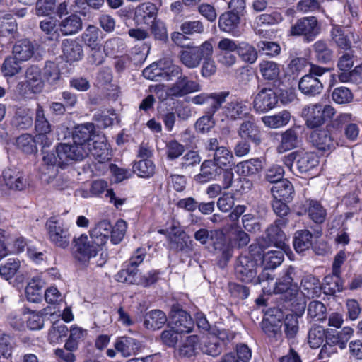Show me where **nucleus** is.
Segmentation results:
<instances>
[{
  "instance_id": "c756f323",
  "label": "nucleus",
  "mask_w": 362,
  "mask_h": 362,
  "mask_svg": "<svg viewBox=\"0 0 362 362\" xmlns=\"http://www.w3.org/2000/svg\"><path fill=\"white\" fill-rule=\"evenodd\" d=\"M222 334V333H220L219 337L212 336L204 338L201 341H199L200 351L203 354L214 357L218 356L222 351V348L219 342V339H224L223 337L221 336Z\"/></svg>"
},
{
  "instance_id": "5fc2aeb1",
  "label": "nucleus",
  "mask_w": 362,
  "mask_h": 362,
  "mask_svg": "<svg viewBox=\"0 0 362 362\" xmlns=\"http://www.w3.org/2000/svg\"><path fill=\"white\" fill-rule=\"evenodd\" d=\"M57 20L53 17H48L40 23L41 30L48 35L49 40H59V32L57 28Z\"/></svg>"
},
{
  "instance_id": "20e7f679",
  "label": "nucleus",
  "mask_w": 362,
  "mask_h": 362,
  "mask_svg": "<svg viewBox=\"0 0 362 362\" xmlns=\"http://www.w3.org/2000/svg\"><path fill=\"white\" fill-rule=\"evenodd\" d=\"M288 223V218H278L266 230L265 237L258 240L260 248L274 245L278 249H285L286 237L281 228Z\"/></svg>"
},
{
  "instance_id": "f8f14e48",
  "label": "nucleus",
  "mask_w": 362,
  "mask_h": 362,
  "mask_svg": "<svg viewBox=\"0 0 362 362\" xmlns=\"http://www.w3.org/2000/svg\"><path fill=\"white\" fill-rule=\"evenodd\" d=\"M278 103L277 94L270 88H263L255 95L253 107L258 112H266L275 107Z\"/></svg>"
},
{
  "instance_id": "4c0bfd02",
  "label": "nucleus",
  "mask_w": 362,
  "mask_h": 362,
  "mask_svg": "<svg viewBox=\"0 0 362 362\" xmlns=\"http://www.w3.org/2000/svg\"><path fill=\"white\" fill-rule=\"evenodd\" d=\"M298 142L297 132L293 129H288L281 134V140L277 146V151L283 153L296 148Z\"/></svg>"
},
{
  "instance_id": "7ed1b4c3",
  "label": "nucleus",
  "mask_w": 362,
  "mask_h": 362,
  "mask_svg": "<svg viewBox=\"0 0 362 362\" xmlns=\"http://www.w3.org/2000/svg\"><path fill=\"white\" fill-rule=\"evenodd\" d=\"M329 71V69L310 64L308 74L303 76L299 81V90L308 96L313 97L320 94L323 89V85L319 77Z\"/></svg>"
},
{
  "instance_id": "09e8293b",
  "label": "nucleus",
  "mask_w": 362,
  "mask_h": 362,
  "mask_svg": "<svg viewBox=\"0 0 362 362\" xmlns=\"http://www.w3.org/2000/svg\"><path fill=\"white\" fill-rule=\"evenodd\" d=\"M43 156L42 161V167L41 171L42 173L46 174V170L54 169L57 165H59L61 168H63L64 165L68 164L71 160H66V162H63L58 154L57 156L54 153L46 152L44 149L42 150ZM56 153H57L56 152Z\"/></svg>"
},
{
  "instance_id": "9d476101",
  "label": "nucleus",
  "mask_w": 362,
  "mask_h": 362,
  "mask_svg": "<svg viewBox=\"0 0 362 362\" xmlns=\"http://www.w3.org/2000/svg\"><path fill=\"white\" fill-rule=\"evenodd\" d=\"M168 326H172L180 333H189L194 327V322L191 316L183 310L178 305L172 306Z\"/></svg>"
},
{
  "instance_id": "c85d7f7f",
  "label": "nucleus",
  "mask_w": 362,
  "mask_h": 362,
  "mask_svg": "<svg viewBox=\"0 0 362 362\" xmlns=\"http://www.w3.org/2000/svg\"><path fill=\"white\" fill-rule=\"evenodd\" d=\"M294 274V268L289 267L281 279L278 282H276L272 288H269L267 292H274L276 293H284L287 291L291 287L293 291H297L298 286L296 284H293V274Z\"/></svg>"
},
{
  "instance_id": "3c124183",
  "label": "nucleus",
  "mask_w": 362,
  "mask_h": 362,
  "mask_svg": "<svg viewBox=\"0 0 362 362\" xmlns=\"http://www.w3.org/2000/svg\"><path fill=\"white\" fill-rule=\"evenodd\" d=\"M326 337L325 330L321 326L312 327L308 335V343L312 349L319 348Z\"/></svg>"
},
{
  "instance_id": "4468645a",
  "label": "nucleus",
  "mask_w": 362,
  "mask_h": 362,
  "mask_svg": "<svg viewBox=\"0 0 362 362\" xmlns=\"http://www.w3.org/2000/svg\"><path fill=\"white\" fill-rule=\"evenodd\" d=\"M222 114L228 119L235 121L245 117L247 115V105L240 99H233L221 105Z\"/></svg>"
},
{
  "instance_id": "13d9d810",
  "label": "nucleus",
  "mask_w": 362,
  "mask_h": 362,
  "mask_svg": "<svg viewBox=\"0 0 362 362\" xmlns=\"http://www.w3.org/2000/svg\"><path fill=\"white\" fill-rule=\"evenodd\" d=\"M327 308L320 301H311L308 305V316L317 321L325 319Z\"/></svg>"
},
{
  "instance_id": "8fccbe9b",
  "label": "nucleus",
  "mask_w": 362,
  "mask_h": 362,
  "mask_svg": "<svg viewBox=\"0 0 362 362\" xmlns=\"http://www.w3.org/2000/svg\"><path fill=\"white\" fill-rule=\"evenodd\" d=\"M133 170L139 177H150L155 173V165L149 159H141L134 164Z\"/></svg>"
},
{
  "instance_id": "2eb2a0df",
  "label": "nucleus",
  "mask_w": 362,
  "mask_h": 362,
  "mask_svg": "<svg viewBox=\"0 0 362 362\" xmlns=\"http://www.w3.org/2000/svg\"><path fill=\"white\" fill-rule=\"evenodd\" d=\"M237 132L241 139L250 141L257 146L262 142L259 127L252 118L243 121L240 124Z\"/></svg>"
},
{
  "instance_id": "a878e982",
  "label": "nucleus",
  "mask_w": 362,
  "mask_h": 362,
  "mask_svg": "<svg viewBox=\"0 0 362 362\" xmlns=\"http://www.w3.org/2000/svg\"><path fill=\"white\" fill-rule=\"evenodd\" d=\"M3 179L5 185L11 189L22 190L28 185L26 179L19 172L11 169L3 172Z\"/></svg>"
},
{
  "instance_id": "f03ea898",
  "label": "nucleus",
  "mask_w": 362,
  "mask_h": 362,
  "mask_svg": "<svg viewBox=\"0 0 362 362\" xmlns=\"http://www.w3.org/2000/svg\"><path fill=\"white\" fill-rule=\"evenodd\" d=\"M194 239L202 245H206L210 239L214 250L221 258L227 262L230 258V247L227 244V239L223 233L219 230H209L200 228L194 234Z\"/></svg>"
},
{
  "instance_id": "864d4df0",
  "label": "nucleus",
  "mask_w": 362,
  "mask_h": 362,
  "mask_svg": "<svg viewBox=\"0 0 362 362\" xmlns=\"http://www.w3.org/2000/svg\"><path fill=\"white\" fill-rule=\"evenodd\" d=\"M201 162V156L196 151H188L182 158L180 167L182 170L188 173L192 171L194 166H197Z\"/></svg>"
},
{
  "instance_id": "603ef678",
  "label": "nucleus",
  "mask_w": 362,
  "mask_h": 362,
  "mask_svg": "<svg viewBox=\"0 0 362 362\" xmlns=\"http://www.w3.org/2000/svg\"><path fill=\"white\" fill-rule=\"evenodd\" d=\"M308 213L310 218L316 223L324 222L327 215L324 207L315 200L308 201Z\"/></svg>"
},
{
  "instance_id": "c03bdc74",
  "label": "nucleus",
  "mask_w": 362,
  "mask_h": 362,
  "mask_svg": "<svg viewBox=\"0 0 362 362\" xmlns=\"http://www.w3.org/2000/svg\"><path fill=\"white\" fill-rule=\"evenodd\" d=\"M259 72L264 80L274 81L280 74L279 65L273 62L263 60L259 64Z\"/></svg>"
},
{
  "instance_id": "39448f33",
  "label": "nucleus",
  "mask_w": 362,
  "mask_h": 362,
  "mask_svg": "<svg viewBox=\"0 0 362 362\" xmlns=\"http://www.w3.org/2000/svg\"><path fill=\"white\" fill-rule=\"evenodd\" d=\"M213 46L209 41H205L200 46L189 47L180 52L179 58L182 64L189 69L198 67L204 58L211 57Z\"/></svg>"
},
{
  "instance_id": "bb28decb",
  "label": "nucleus",
  "mask_w": 362,
  "mask_h": 362,
  "mask_svg": "<svg viewBox=\"0 0 362 362\" xmlns=\"http://www.w3.org/2000/svg\"><path fill=\"white\" fill-rule=\"evenodd\" d=\"M240 17L235 12H225L222 13L218 18V28L221 30L226 33H231L233 35H237L234 33L240 24Z\"/></svg>"
},
{
  "instance_id": "a211bd4d",
  "label": "nucleus",
  "mask_w": 362,
  "mask_h": 362,
  "mask_svg": "<svg viewBox=\"0 0 362 362\" xmlns=\"http://www.w3.org/2000/svg\"><path fill=\"white\" fill-rule=\"evenodd\" d=\"M322 111V105L320 103L310 105L303 109L302 113L308 128H317L325 123Z\"/></svg>"
},
{
  "instance_id": "393cba45",
  "label": "nucleus",
  "mask_w": 362,
  "mask_h": 362,
  "mask_svg": "<svg viewBox=\"0 0 362 362\" xmlns=\"http://www.w3.org/2000/svg\"><path fill=\"white\" fill-rule=\"evenodd\" d=\"M28 86L33 93H40L44 86V80L40 69L35 65L30 66L25 71Z\"/></svg>"
},
{
  "instance_id": "ea45409f",
  "label": "nucleus",
  "mask_w": 362,
  "mask_h": 362,
  "mask_svg": "<svg viewBox=\"0 0 362 362\" xmlns=\"http://www.w3.org/2000/svg\"><path fill=\"white\" fill-rule=\"evenodd\" d=\"M285 249L269 250L262 255V264L267 269H274L279 266L284 259Z\"/></svg>"
},
{
  "instance_id": "aec40b11",
  "label": "nucleus",
  "mask_w": 362,
  "mask_h": 362,
  "mask_svg": "<svg viewBox=\"0 0 362 362\" xmlns=\"http://www.w3.org/2000/svg\"><path fill=\"white\" fill-rule=\"evenodd\" d=\"M221 174V170L211 160H205L200 166V173L195 175L194 180L198 184H204Z\"/></svg>"
},
{
  "instance_id": "473e14b6",
  "label": "nucleus",
  "mask_w": 362,
  "mask_h": 362,
  "mask_svg": "<svg viewBox=\"0 0 362 362\" xmlns=\"http://www.w3.org/2000/svg\"><path fill=\"white\" fill-rule=\"evenodd\" d=\"M33 113L27 108H18L11 120V124L18 129H27L33 124Z\"/></svg>"
},
{
  "instance_id": "4be33fe9",
  "label": "nucleus",
  "mask_w": 362,
  "mask_h": 362,
  "mask_svg": "<svg viewBox=\"0 0 362 362\" xmlns=\"http://www.w3.org/2000/svg\"><path fill=\"white\" fill-rule=\"evenodd\" d=\"M156 16L157 8L153 3L141 4L135 9V18L140 23L150 24L156 20Z\"/></svg>"
},
{
  "instance_id": "052dcab7",
  "label": "nucleus",
  "mask_w": 362,
  "mask_h": 362,
  "mask_svg": "<svg viewBox=\"0 0 362 362\" xmlns=\"http://www.w3.org/2000/svg\"><path fill=\"white\" fill-rule=\"evenodd\" d=\"M17 147L25 152L30 154L36 151L35 139L29 134H23L16 139Z\"/></svg>"
},
{
  "instance_id": "a18cd8bd",
  "label": "nucleus",
  "mask_w": 362,
  "mask_h": 362,
  "mask_svg": "<svg viewBox=\"0 0 362 362\" xmlns=\"http://www.w3.org/2000/svg\"><path fill=\"white\" fill-rule=\"evenodd\" d=\"M87 332L86 329L73 325L70 329V335L66 340L64 347L71 351H76L78 348V344L82 341L86 337Z\"/></svg>"
},
{
  "instance_id": "72a5a7b5",
  "label": "nucleus",
  "mask_w": 362,
  "mask_h": 362,
  "mask_svg": "<svg viewBox=\"0 0 362 362\" xmlns=\"http://www.w3.org/2000/svg\"><path fill=\"white\" fill-rule=\"evenodd\" d=\"M167 322V317L160 310H153L145 315L144 325L148 329L156 330L161 328Z\"/></svg>"
},
{
  "instance_id": "e433bc0d",
  "label": "nucleus",
  "mask_w": 362,
  "mask_h": 362,
  "mask_svg": "<svg viewBox=\"0 0 362 362\" xmlns=\"http://www.w3.org/2000/svg\"><path fill=\"white\" fill-rule=\"evenodd\" d=\"M43 281L39 278L32 279L25 287L26 298L32 303H38L42 300Z\"/></svg>"
},
{
  "instance_id": "680f3d73",
  "label": "nucleus",
  "mask_w": 362,
  "mask_h": 362,
  "mask_svg": "<svg viewBox=\"0 0 362 362\" xmlns=\"http://www.w3.org/2000/svg\"><path fill=\"white\" fill-rule=\"evenodd\" d=\"M100 30L94 25H89L83 33L84 43L91 49H95L99 44V35Z\"/></svg>"
},
{
  "instance_id": "412c9836",
  "label": "nucleus",
  "mask_w": 362,
  "mask_h": 362,
  "mask_svg": "<svg viewBox=\"0 0 362 362\" xmlns=\"http://www.w3.org/2000/svg\"><path fill=\"white\" fill-rule=\"evenodd\" d=\"M271 193L276 199L290 202L293 200L294 188L292 183L286 179L277 182L271 189Z\"/></svg>"
},
{
  "instance_id": "b1692460",
  "label": "nucleus",
  "mask_w": 362,
  "mask_h": 362,
  "mask_svg": "<svg viewBox=\"0 0 362 362\" xmlns=\"http://www.w3.org/2000/svg\"><path fill=\"white\" fill-rule=\"evenodd\" d=\"M300 287L303 295L308 298L319 296L321 293L322 286L320 280L311 274L303 276Z\"/></svg>"
},
{
  "instance_id": "e2e57ef3",
  "label": "nucleus",
  "mask_w": 362,
  "mask_h": 362,
  "mask_svg": "<svg viewBox=\"0 0 362 362\" xmlns=\"http://www.w3.org/2000/svg\"><path fill=\"white\" fill-rule=\"evenodd\" d=\"M298 317L296 315H287L284 322V332L288 338H294L299 329Z\"/></svg>"
},
{
  "instance_id": "bf43d9fd",
  "label": "nucleus",
  "mask_w": 362,
  "mask_h": 362,
  "mask_svg": "<svg viewBox=\"0 0 362 362\" xmlns=\"http://www.w3.org/2000/svg\"><path fill=\"white\" fill-rule=\"evenodd\" d=\"M35 130L37 133H50L51 125L45 115L42 107L37 105L35 120Z\"/></svg>"
},
{
  "instance_id": "de8ad7c7",
  "label": "nucleus",
  "mask_w": 362,
  "mask_h": 362,
  "mask_svg": "<svg viewBox=\"0 0 362 362\" xmlns=\"http://www.w3.org/2000/svg\"><path fill=\"white\" fill-rule=\"evenodd\" d=\"M199 349V339L197 335H191L186 338L185 341L179 348V354L185 357H192L196 355Z\"/></svg>"
},
{
  "instance_id": "79ce46f5",
  "label": "nucleus",
  "mask_w": 362,
  "mask_h": 362,
  "mask_svg": "<svg viewBox=\"0 0 362 362\" xmlns=\"http://www.w3.org/2000/svg\"><path fill=\"white\" fill-rule=\"evenodd\" d=\"M236 168L239 175L250 176L259 173L262 169V163L259 158H252L239 163Z\"/></svg>"
},
{
  "instance_id": "f3484780",
  "label": "nucleus",
  "mask_w": 362,
  "mask_h": 362,
  "mask_svg": "<svg viewBox=\"0 0 362 362\" xmlns=\"http://www.w3.org/2000/svg\"><path fill=\"white\" fill-rule=\"evenodd\" d=\"M87 156H92L98 163H103L110 160L111 155L105 138L93 141L90 146L86 147Z\"/></svg>"
},
{
  "instance_id": "4d7b16f0",
  "label": "nucleus",
  "mask_w": 362,
  "mask_h": 362,
  "mask_svg": "<svg viewBox=\"0 0 362 362\" xmlns=\"http://www.w3.org/2000/svg\"><path fill=\"white\" fill-rule=\"evenodd\" d=\"M237 53L244 62L250 64L255 63L258 57L256 49L245 42L239 43Z\"/></svg>"
},
{
  "instance_id": "a19ab883",
  "label": "nucleus",
  "mask_w": 362,
  "mask_h": 362,
  "mask_svg": "<svg viewBox=\"0 0 362 362\" xmlns=\"http://www.w3.org/2000/svg\"><path fill=\"white\" fill-rule=\"evenodd\" d=\"M313 49L316 60L322 64H327L332 60L333 51L328 45L322 40L315 42Z\"/></svg>"
},
{
  "instance_id": "37998d69",
  "label": "nucleus",
  "mask_w": 362,
  "mask_h": 362,
  "mask_svg": "<svg viewBox=\"0 0 362 362\" xmlns=\"http://www.w3.org/2000/svg\"><path fill=\"white\" fill-rule=\"evenodd\" d=\"M250 240L249 235L241 228L237 227L235 228L230 233L229 240H227V244L230 247V257H232L233 247H243L250 243Z\"/></svg>"
},
{
  "instance_id": "cd10ccee",
  "label": "nucleus",
  "mask_w": 362,
  "mask_h": 362,
  "mask_svg": "<svg viewBox=\"0 0 362 362\" xmlns=\"http://www.w3.org/2000/svg\"><path fill=\"white\" fill-rule=\"evenodd\" d=\"M35 52V46L28 39L17 41L13 47V54L19 61L30 59Z\"/></svg>"
},
{
  "instance_id": "6e6552de",
  "label": "nucleus",
  "mask_w": 362,
  "mask_h": 362,
  "mask_svg": "<svg viewBox=\"0 0 362 362\" xmlns=\"http://www.w3.org/2000/svg\"><path fill=\"white\" fill-rule=\"evenodd\" d=\"M320 32V27L314 16L301 18L291 26L290 30L291 35L303 36L308 42L313 40Z\"/></svg>"
},
{
  "instance_id": "9b49d317",
  "label": "nucleus",
  "mask_w": 362,
  "mask_h": 362,
  "mask_svg": "<svg viewBox=\"0 0 362 362\" xmlns=\"http://www.w3.org/2000/svg\"><path fill=\"white\" fill-rule=\"evenodd\" d=\"M257 262L248 256H240L235 264L236 276L242 281L252 283L257 275Z\"/></svg>"
},
{
  "instance_id": "ddd939ff",
  "label": "nucleus",
  "mask_w": 362,
  "mask_h": 362,
  "mask_svg": "<svg viewBox=\"0 0 362 362\" xmlns=\"http://www.w3.org/2000/svg\"><path fill=\"white\" fill-rule=\"evenodd\" d=\"M202 86L197 81L189 80L185 76H178L176 82L170 88V94L175 97H182L187 94L198 92Z\"/></svg>"
},
{
  "instance_id": "49530a36",
  "label": "nucleus",
  "mask_w": 362,
  "mask_h": 362,
  "mask_svg": "<svg viewBox=\"0 0 362 362\" xmlns=\"http://www.w3.org/2000/svg\"><path fill=\"white\" fill-rule=\"evenodd\" d=\"M233 155L232 152L225 146H221L214 153L212 162L221 170L225 167L233 165Z\"/></svg>"
},
{
  "instance_id": "6ab92c4d",
  "label": "nucleus",
  "mask_w": 362,
  "mask_h": 362,
  "mask_svg": "<svg viewBox=\"0 0 362 362\" xmlns=\"http://www.w3.org/2000/svg\"><path fill=\"white\" fill-rule=\"evenodd\" d=\"M62 49L66 60L70 63L81 60L83 56V47L75 39H65L62 43Z\"/></svg>"
},
{
  "instance_id": "338daca9",
  "label": "nucleus",
  "mask_w": 362,
  "mask_h": 362,
  "mask_svg": "<svg viewBox=\"0 0 362 362\" xmlns=\"http://www.w3.org/2000/svg\"><path fill=\"white\" fill-rule=\"evenodd\" d=\"M282 19L283 18L281 14L275 11L271 13H263L259 15L255 18V23L257 27L262 25H273L280 23Z\"/></svg>"
},
{
  "instance_id": "dca6fc26",
  "label": "nucleus",
  "mask_w": 362,
  "mask_h": 362,
  "mask_svg": "<svg viewBox=\"0 0 362 362\" xmlns=\"http://www.w3.org/2000/svg\"><path fill=\"white\" fill-rule=\"evenodd\" d=\"M310 141L318 150L326 152L335 148L337 143L327 129H317L312 132Z\"/></svg>"
},
{
  "instance_id": "f257e3e1",
  "label": "nucleus",
  "mask_w": 362,
  "mask_h": 362,
  "mask_svg": "<svg viewBox=\"0 0 362 362\" xmlns=\"http://www.w3.org/2000/svg\"><path fill=\"white\" fill-rule=\"evenodd\" d=\"M95 134V126L93 123L78 125L72 133L73 144H59L57 153L59 159L66 160H81L87 157L86 147L90 146L92 137Z\"/></svg>"
},
{
  "instance_id": "7c9ffc66",
  "label": "nucleus",
  "mask_w": 362,
  "mask_h": 362,
  "mask_svg": "<svg viewBox=\"0 0 362 362\" xmlns=\"http://www.w3.org/2000/svg\"><path fill=\"white\" fill-rule=\"evenodd\" d=\"M112 231V225L107 221L99 222L90 231V238L98 245L103 246L107 242Z\"/></svg>"
},
{
  "instance_id": "0e129e2a",
  "label": "nucleus",
  "mask_w": 362,
  "mask_h": 362,
  "mask_svg": "<svg viewBox=\"0 0 362 362\" xmlns=\"http://www.w3.org/2000/svg\"><path fill=\"white\" fill-rule=\"evenodd\" d=\"M21 69L20 61L14 56L6 58L2 65V72L5 76H13Z\"/></svg>"
},
{
  "instance_id": "69168bd1",
  "label": "nucleus",
  "mask_w": 362,
  "mask_h": 362,
  "mask_svg": "<svg viewBox=\"0 0 362 362\" xmlns=\"http://www.w3.org/2000/svg\"><path fill=\"white\" fill-rule=\"evenodd\" d=\"M20 267V262L16 259H8V261L0 266V275L6 280L11 279Z\"/></svg>"
},
{
  "instance_id": "1a4fd4ad",
  "label": "nucleus",
  "mask_w": 362,
  "mask_h": 362,
  "mask_svg": "<svg viewBox=\"0 0 362 362\" xmlns=\"http://www.w3.org/2000/svg\"><path fill=\"white\" fill-rule=\"evenodd\" d=\"M229 95V91L202 93L192 97L190 100L197 105H209L206 113L214 115L221 107Z\"/></svg>"
},
{
  "instance_id": "0eeeda50",
  "label": "nucleus",
  "mask_w": 362,
  "mask_h": 362,
  "mask_svg": "<svg viewBox=\"0 0 362 362\" xmlns=\"http://www.w3.org/2000/svg\"><path fill=\"white\" fill-rule=\"evenodd\" d=\"M46 227L49 239L55 246L65 249L69 245L71 235L62 222L51 218L47 221Z\"/></svg>"
},
{
  "instance_id": "6e6d98bb",
  "label": "nucleus",
  "mask_w": 362,
  "mask_h": 362,
  "mask_svg": "<svg viewBox=\"0 0 362 362\" xmlns=\"http://www.w3.org/2000/svg\"><path fill=\"white\" fill-rule=\"evenodd\" d=\"M354 329L350 327H344L336 334L329 337V341L338 346L341 349L346 346V343L353 335Z\"/></svg>"
},
{
  "instance_id": "58836bf2",
  "label": "nucleus",
  "mask_w": 362,
  "mask_h": 362,
  "mask_svg": "<svg viewBox=\"0 0 362 362\" xmlns=\"http://www.w3.org/2000/svg\"><path fill=\"white\" fill-rule=\"evenodd\" d=\"M313 234L308 230H299L295 233L293 246L297 252L310 249L313 245Z\"/></svg>"
},
{
  "instance_id": "f704fd0d",
  "label": "nucleus",
  "mask_w": 362,
  "mask_h": 362,
  "mask_svg": "<svg viewBox=\"0 0 362 362\" xmlns=\"http://www.w3.org/2000/svg\"><path fill=\"white\" fill-rule=\"evenodd\" d=\"M290 119L291 113L288 110H283L275 115L262 117L264 124L271 129H278L286 126Z\"/></svg>"
},
{
  "instance_id": "423d86ee",
  "label": "nucleus",
  "mask_w": 362,
  "mask_h": 362,
  "mask_svg": "<svg viewBox=\"0 0 362 362\" xmlns=\"http://www.w3.org/2000/svg\"><path fill=\"white\" fill-rule=\"evenodd\" d=\"M74 246L77 252L83 259L95 257L100 252V259L95 261L98 266H103L107 259V253L103 251L101 245H98L95 242L86 235H81L74 239Z\"/></svg>"
},
{
  "instance_id": "774afa93",
  "label": "nucleus",
  "mask_w": 362,
  "mask_h": 362,
  "mask_svg": "<svg viewBox=\"0 0 362 362\" xmlns=\"http://www.w3.org/2000/svg\"><path fill=\"white\" fill-rule=\"evenodd\" d=\"M43 78L50 84L55 83L59 79L60 72L54 62H46L43 69Z\"/></svg>"
},
{
  "instance_id": "c9c22d12",
  "label": "nucleus",
  "mask_w": 362,
  "mask_h": 362,
  "mask_svg": "<svg viewBox=\"0 0 362 362\" xmlns=\"http://www.w3.org/2000/svg\"><path fill=\"white\" fill-rule=\"evenodd\" d=\"M296 158V166L297 170L301 173L309 171L317 164V158L312 153L299 151H298Z\"/></svg>"
},
{
  "instance_id": "2f4dec72",
  "label": "nucleus",
  "mask_w": 362,
  "mask_h": 362,
  "mask_svg": "<svg viewBox=\"0 0 362 362\" xmlns=\"http://www.w3.org/2000/svg\"><path fill=\"white\" fill-rule=\"evenodd\" d=\"M59 28L64 35H74L82 29V21L77 15L71 14L60 21Z\"/></svg>"
},
{
  "instance_id": "5701e85b",
  "label": "nucleus",
  "mask_w": 362,
  "mask_h": 362,
  "mask_svg": "<svg viewBox=\"0 0 362 362\" xmlns=\"http://www.w3.org/2000/svg\"><path fill=\"white\" fill-rule=\"evenodd\" d=\"M115 349L120 352L124 357H128L138 353L140 344L133 338L122 337L117 339L115 343Z\"/></svg>"
}]
</instances>
